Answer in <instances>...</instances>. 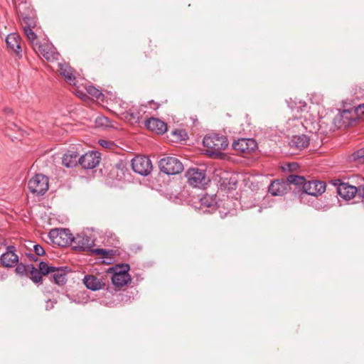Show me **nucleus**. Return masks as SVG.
<instances>
[{"instance_id":"31","label":"nucleus","mask_w":364,"mask_h":364,"mask_svg":"<svg viewBox=\"0 0 364 364\" xmlns=\"http://www.w3.org/2000/svg\"><path fill=\"white\" fill-rule=\"evenodd\" d=\"M38 267L41 273L44 275H46L49 273H52L53 271L55 270V267L49 266L48 263L43 261L39 263Z\"/></svg>"},{"instance_id":"12","label":"nucleus","mask_w":364,"mask_h":364,"mask_svg":"<svg viewBox=\"0 0 364 364\" xmlns=\"http://www.w3.org/2000/svg\"><path fill=\"white\" fill-rule=\"evenodd\" d=\"M36 52L42 55L47 60H57L58 53L55 51L54 48L50 43H36L34 47Z\"/></svg>"},{"instance_id":"33","label":"nucleus","mask_w":364,"mask_h":364,"mask_svg":"<svg viewBox=\"0 0 364 364\" xmlns=\"http://www.w3.org/2000/svg\"><path fill=\"white\" fill-rule=\"evenodd\" d=\"M352 112H354V114H364V103L354 106L351 109H345L341 114H351Z\"/></svg>"},{"instance_id":"1","label":"nucleus","mask_w":364,"mask_h":364,"mask_svg":"<svg viewBox=\"0 0 364 364\" xmlns=\"http://www.w3.org/2000/svg\"><path fill=\"white\" fill-rule=\"evenodd\" d=\"M203 144L207 148L210 156H220L221 151L225 150L229 144L226 136L215 133L206 135L203 140Z\"/></svg>"},{"instance_id":"26","label":"nucleus","mask_w":364,"mask_h":364,"mask_svg":"<svg viewBox=\"0 0 364 364\" xmlns=\"http://www.w3.org/2000/svg\"><path fill=\"white\" fill-rule=\"evenodd\" d=\"M288 106L291 109L292 112H306L307 110V105L305 102L303 101H292L291 100L287 102Z\"/></svg>"},{"instance_id":"5","label":"nucleus","mask_w":364,"mask_h":364,"mask_svg":"<svg viewBox=\"0 0 364 364\" xmlns=\"http://www.w3.org/2000/svg\"><path fill=\"white\" fill-rule=\"evenodd\" d=\"M186 176L188 183L194 188H204L209 181L206 177L205 171L198 168H190Z\"/></svg>"},{"instance_id":"32","label":"nucleus","mask_w":364,"mask_h":364,"mask_svg":"<svg viewBox=\"0 0 364 364\" xmlns=\"http://www.w3.org/2000/svg\"><path fill=\"white\" fill-rule=\"evenodd\" d=\"M86 90L89 95L95 97L97 100H100L102 97H103L102 92L92 85H88L86 87Z\"/></svg>"},{"instance_id":"30","label":"nucleus","mask_w":364,"mask_h":364,"mask_svg":"<svg viewBox=\"0 0 364 364\" xmlns=\"http://www.w3.org/2000/svg\"><path fill=\"white\" fill-rule=\"evenodd\" d=\"M350 159L351 161H355L358 164L364 163V148L360 149L355 151L350 156Z\"/></svg>"},{"instance_id":"25","label":"nucleus","mask_w":364,"mask_h":364,"mask_svg":"<svg viewBox=\"0 0 364 364\" xmlns=\"http://www.w3.org/2000/svg\"><path fill=\"white\" fill-rule=\"evenodd\" d=\"M114 250H106V249H92L91 252L92 254H95L97 255H100L101 257L104 259V262L107 264H111L112 262V256L114 255Z\"/></svg>"},{"instance_id":"39","label":"nucleus","mask_w":364,"mask_h":364,"mask_svg":"<svg viewBox=\"0 0 364 364\" xmlns=\"http://www.w3.org/2000/svg\"><path fill=\"white\" fill-rule=\"evenodd\" d=\"M99 144L105 148H108L111 145V143L107 140L105 139H100L98 141Z\"/></svg>"},{"instance_id":"28","label":"nucleus","mask_w":364,"mask_h":364,"mask_svg":"<svg viewBox=\"0 0 364 364\" xmlns=\"http://www.w3.org/2000/svg\"><path fill=\"white\" fill-rule=\"evenodd\" d=\"M286 181L288 182V187H289L290 184H294L296 186H302L304 187V184L306 183L304 177L294 174H291L288 176Z\"/></svg>"},{"instance_id":"24","label":"nucleus","mask_w":364,"mask_h":364,"mask_svg":"<svg viewBox=\"0 0 364 364\" xmlns=\"http://www.w3.org/2000/svg\"><path fill=\"white\" fill-rule=\"evenodd\" d=\"M200 208L205 210L203 212H210V210H207L208 208L213 210L215 209V205L217 203L215 197L209 195H205L200 199Z\"/></svg>"},{"instance_id":"27","label":"nucleus","mask_w":364,"mask_h":364,"mask_svg":"<svg viewBox=\"0 0 364 364\" xmlns=\"http://www.w3.org/2000/svg\"><path fill=\"white\" fill-rule=\"evenodd\" d=\"M52 273L55 283L58 285H63L66 282V273L62 268L55 267V270Z\"/></svg>"},{"instance_id":"15","label":"nucleus","mask_w":364,"mask_h":364,"mask_svg":"<svg viewBox=\"0 0 364 364\" xmlns=\"http://www.w3.org/2000/svg\"><path fill=\"white\" fill-rule=\"evenodd\" d=\"M289 189L290 188L288 187V182L286 181L276 180L269 186L268 191L272 196H277L284 195Z\"/></svg>"},{"instance_id":"11","label":"nucleus","mask_w":364,"mask_h":364,"mask_svg":"<svg viewBox=\"0 0 364 364\" xmlns=\"http://www.w3.org/2000/svg\"><path fill=\"white\" fill-rule=\"evenodd\" d=\"M16 247L13 245H9L6 247V252L1 255V262L4 267H13L18 262V257L15 253Z\"/></svg>"},{"instance_id":"35","label":"nucleus","mask_w":364,"mask_h":364,"mask_svg":"<svg viewBox=\"0 0 364 364\" xmlns=\"http://www.w3.org/2000/svg\"><path fill=\"white\" fill-rule=\"evenodd\" d=\"M15 271L16 274L20 276L27 275V272H28V264L25 265L23 263H18Z\"/></svg>"},{"instance_id":"48","label":"nucleus","mask_w":364,"mask_h":364,"mask_svg":"<svg viewBox=\"0 0 364 364\" xmlns=\"http://www.w3.org/2000/svg\"><path fill=\"white\" fill-rule=\"evenodd\" d=\"M362 205H363V207L364 208V201H363Z\"/></svg>"},{"instance_id":"42","label":"nucleus","mask_w":364,"mask_h":364,"mask_svg":"<svg viewBox=\"0 0 364 364\" xmlns=\"http://www.w3.org/2000/svg\"><path fill=\"white\" fill-rule=\"evenodd\" d=\"M149 105L151 107V108L153 109V110H156L157 108L159 107V105H157L155 102H154L153 101H151L149 102Z\"/></svg>"},{"instance_id":"47","label":"nucleus","mask_w":364,"mask_h":364,"mask_svg":"<svg viewBox=\"0 0 364 364\" xmlns=\"http://www.w3.org/2000/svg\"><path fill=\"white\" fill-rule=\"evenodd\" d=\"M26 19H28L27 17H23V20L26 21Z\"/></svg>"},{"instance_id":"45","label":"nucleus","mask_w":364,"mask_h":364,"mask_svg":"<svg viewBox=\"0 0 364 364\" xmlns=\"http://www.w3.org/2000/svg\"><path fill=\"white\" fill-rule=\"evenodd\" d=\"M146 107V105H141L139 112H142L144 114H145L147 111L144 109Z\"/></svg>"},{"instance_id":"17","label":"nucleus","mask_w":364,"mask_h":364,"mask_svg":"<svg viewBox=\"0 0 364 364\" xmlns=\"http://www.w3.org/2000/svg\"><path fill=\"white\" fill-rule=\"evenodd\" d=\"M83 283L87 289L92 291H97L105 287V284L101 279L93 275L85 276Z\"/></svg>"},{"instance_id":"37","label":"nucleus","mask_w":364,"mask_h":364,"mask_svg":"<svg viewBox=\"0 0 364 364\" xmlns=\"http://www.w3.org/2000/svg\"><path fill=\"white\" fill-rule=\"evenodd\" d=\"M124 117H122V119H124L130 124H133L134 123H137L139 120V115H123Z\"/></svg>"},{"instance_id":"23","label":"nucleus","mask_w":364,"mask_h":364,"mask_svg":"<svg viewBox=\"0 0 364 364\" xmlns=\"http://www.w3.org/2000/svg\"><path fill=\"white\" fill-rule=\"evenodd\" d=\"M359 119L360 117L350 118L348 115H336L333 122L338 129H342L350 126L353 122Z\"/></svg>"},{"instance_id":"7","label":"nucleus","mask_w":364,"mask_h":364,"mask_svg":"<svg viewBox=\"0 0 364 364\" xmlns=\"http://www.w3.org/2000/svg\"><path fill=\"white\" fill-rule=\"evenodd\" d=\"M132 166L134 172L141 175L148 176L152 170L151 160L144 156H138L132 160Z\"/></svg>"},{"instance_id":"21","label":"nucleus","mask_w":364,"mask_h":364,"mask_svg":"<svg viewBox=\"0 0 364 364\" xmlns=\"http://www.w3.org/2000/svg\"><path fill=\"white\" fill-rule=\"evenodd\" d=\"M95 127L106 129L109 128L116 129L117 124L107 117L106 115H99L95 119Z\"/></svg>"},{"instance_id":"41","label":"nucleus","mask_w":364,"mask_h":364,"mask_svg":"<svg viewBox=\"0 0 364 364\" xmlns=\"http://www.w3.org/2000/svg\"><path fill=\"white\" fill-rule=\"evenodd\" d=\"M358 195L361 197V198H364V186H360L358 188Z\"/></svg>"},{"instance_id":"22","label":"nucleus","mask_w":364,"mask_h":364,"mask_svg":"<svg viewBox=\"0 0 364 364\" xmlns=\"http://www.w3.org/2000/svg\"><path fill=\"white\" fill-rule=\"evenodd\" d=\"M7 46L18 54L21 51L20 46V37L16 33H10L6 38Z\"/></svg>"},{"instance_id":"19","label":"nucleus","mask_w":364,"mask_h":364,"mask_svg":"<svg viewBox=\"0 0 364 364\" xmlns=\"http://www.w3.org/2000/svg\"><path fill=\"white\" fill-rule=\"evenodd\" d=\"M309 144V138L304 134L293 136L289 141L291 148L299 150L306 148Z\"/></svg>"},{"instance_id":"44","label":"nucleus","mask_w":364,"mask_h":364,"mask_svg":"<svg viewBox=\"0 0 364 364\" xmlns=\"http://www.w3.org/2000/svg\"><path fill=\"white\" fill-rule=\"evenodd\" d=\"M287 166L289 167V170H291V169L294 168L295 167H296V166H297V164H294V163H293V164H289L287 165Z\"/></svg>"},{"instance_id":"6","label":"nucleus","mask_w":364,"mask_h":364,"mask_svg":"<svg viewBox=\"0 0 364 364\" xmlns=\"http://www.w3.org/2000/svg\"><path fill=\"white\" fill-rule=\"evenodd\" d=\"M31 192L37 195H43L48 189V178L43 174H36L28 181Z\"/></svg>"},{"instance_id":"9","label":"nucleus","mask_w":364,"mask_h":364,"mask_svg":"<svg viewBox=\"0 0 364 364\" xmlns=\"http://www.w3.org/2000/svg\"><path fill=\"white\" fill-rule=\"evenodd\" d=\"M232 148L242 154H250L257 147L256 141L252 138H242L233 141Z\"/></svg>"},{"instance_id":"18","label":"nucleus","mask_w":364,"mask_h":364,"mask_svg":"<svg viewBox=\"0 0 364 364\" xmlns=\"http://www.w3.org/2000/svg\"><path fill=\"white\" fill-rule=\"evenodd\" d=\"M60 75L64 77L65 81L70 85H75V77L73 68L68 64H59Z\"/></svg>"},{"instance_id":"36","label":"nucleus","mask_w":364,"mask_h":364,"mask_svg":"<svg viewBox=\"0 0 364 364\" xmlns=\"http://www.w3.org/2000/svg\"><path fill=\"white\" fill-rule=\"evenodd\" d=\"M24 33L26 35L28 40L33 43V45L35 46L36 44H34V41L36 39V35L33 31L31 28L30 26H25L24 27Z\"/></svg>"},{"instance_id":"46","label":"nucleus","mask_w":364,"mask_h":364,"mask_svg":"<svg viewBox=\"0 0 364 364\" xmlns=\"http://www.w3.org/2000/svg\"><path fill=\"white\" fill-rule=\"evenodd\" d=\"M4 112H7V113H10L11 112H13L11 110V109L9 108V107H6L5 109H4Z\"/></svg>"},{"instance_id":"2","label":"nucleus","mask_w":364,"mask_h":364,"mask_svg":"<svg viewBox=\"0 0 364 364\" xmlns=\"http://www.w3.org/2000/svg\"><path fill=\"white\" fill-rule=\"evenodd\" d=\"M129 269L130 267L128 264H116L108 269L109 273H112L111 280L115 288L122 287L131 282Z\"/></svg>"},{"instance_id":"38","label":"nucleus","mask_w":364,"mask_h":364,"mask_svg":"<svg viewBox=\"0 0 364 364\" xmlns=\"http://www.w3.org/2000/svg\"><path fill=\"white\" fill-rule=\"evenodd\" d=\"M33 250L35 253L38 256H42L45 254V250L43 247L38 244L33 245Z\"/></svg>"},{"instance_id":"3","label":"nucleus","mask_w":364,"mask_h":364,"mask_svg":"<svg viewBox=\"0 0 364 364\" xmlns=\"http://www.w3.org/2000/svg\"><path fill=\"white\" fill-rule=\"evenodd\" d=\"M159 166L161 171L167 175H175L183 169L182 163L176 158L167 156L159 161Z\"/></svg>"},{"instance_id":"16","label":"nucleus","mask_w":364,"mask_h":364,"mask_svg":"<svg viewBox=\"0 0 364 364\" xmlns=\"http://www.w3.org/2000/svg\"><path fill=\"white\" fill-rule=\"evenodd\" d=\"M337 192L341 198L349 200L355 197L358 192V188L347 183H341L337 188Z\"/></svg>"},{"instance_id":"29","label":"nucleus","mask_w":364,"mask_h":364,"mask_svg":"<svg viewBox=\"0 0 364 364\" xmlns=\"http://www.w3.org/2000/svg\"><path fill=\"white\" fill-rule=\"evenodd\" d=\"M28 272H30L31 276V279L34 283H38L41 282L42 274L33 264H28Z\"/></svg>"},{"instance_id":"14","label":"nucleus","mask_w":364,"mask_h":364,"mask_svg":"<svg viewBox=\"0 0 364 364\" xmlns=\"http://www.w3.org/2000/svg\"><path fill=\"white\" fill-rule=\"evenodd\" d=\"M145 125L149 130L159 134L165 133L167 130L166 124L162 120L155 117H151L146 120Z\"/></svg>"},{"instance_id":"4","label":"nucleus","mask_w":364,"mask_h":364,"mask_svg":"<svg viewBox=\"0 0 364 364\" xmlns=\"http://www.w3.org/2000/svg\"><path fill=\"white\" fill-rule=\"evenodd\" d=\"M49 237L54 244L62 247L72 245L73 241V236L70 230L65 228L50 230Z\"/></svg>"},{"instance_id":"40","label":"nucleus","mask_w":364,"mask_h":364,"mask_svg":"<svg viewBox=\"0 0 364 364\" xmlns=\"http://www.w3.org/2000/svg\"><path fill=\"white\" fill-rule=\"evenodd\" d=\"M54 304L55 302L53 301H51V300H48L46 301V310H50L52 309L53 307H54Z\"/></svg>"},{"instance_id":"10","label":"nucleus","mask_w":364,"mask_h":364,"mask_svg":"<svg viewBox=\"0 0 364 364\" xmlns=\"http://www.w3.org/2000/svg\"><path fill=\"white\" fill-rule=\"evenodd\" d=\"M100 156L97 151H90L81 156L78 163L85 169H92L100 163Z\"/></svg>"},{"instance_id":"43","label":"nucleus","mask_w":364,"mask_h":364,"mask_svg":"<svg viewBox=\"0 0 364 364\" xmlns=\"http://www.w3.org/2000/svg\"><path fill=\"white\" fill-rule=\"evenodd\" d=\"M28 257H29V259L31 260H33L35 262L38 260L37 257L35 255H33V254H28Z\"/></svg>"},{"instance_id":"20","label":"nucleus","mask_w":364,"mask_h":364,"mask_svg":"<svg viewBox=\"0 0 364 364\" xmlns=\"http://www.w3.org/2000/svg\"><path fill=\"white\" fill-rule=\"evenodd\" d=\"M79 153L75 150H68L64 155L62 159L63 164L68 167H74L78 163Z\"/></svg>"},{"instance_id":"13","label":"nucleus","mask_w":364,"mask_h":364,"mask_svg":"<svg viewBox=\"0 0 364 364\" xmlns=\"http://www.w3.org/2000/svg\"><path fill=\"white\" fill-rule=\"evenodd\" d=\"M304 192L311 196H318L322 194L326 190L324 182L319 181H306L304 184Z\"/></svg>"},{"instance_id":"34","label":"nucleus","mask_w":364,"mask_h":364,"mask_svg":"<svg viewBox=\"0 0 364 364\" xmlns=\"http://www.w3.org/2000/svg\"><path fill=\"white\" fill-rule=\"evenodd\" d=\"M172 134L176 140L185 141L188 139V134L184 129H175L172 132Z\"/></svg>"},{"instance_id":"8","label":"nucleus","mask_w":364,"mask_h":364,"mask_svg":"<svg viewBox=\"0 0 364 364\" xmlns=\"http://www.w3.org/2000/svg\"><path fill=\"white\" fill-rule=\"evenodd\" d=\"M72 245L75 250L91 252L95 245V239L87 235L85 232H80L76 236H73Z\"/></svg>"}]
</instances>
